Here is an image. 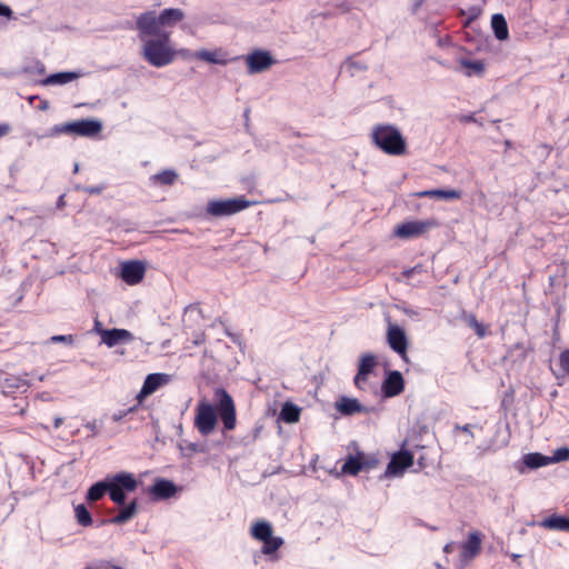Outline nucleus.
Instances as JSON below:
<instances>
[{
  "mask_svg": "<svg viewBox=\"0 0 569 569\" xmlns=\"http://www.w3.org/2000/svg\"><path fill=\"white\" fill-rule=\"evenodd\" d=\"M213 399L214 406L201 400L196 407L194 427L203 437H208L216 429L218 423L217 413L222 420L224 430H233L237 423L232 397L223 388H217Z\"/></svg>",
  "mask_w": 569,
  "mask_h": 569,
  "instance_id": "obj_1",
  "label": "nucleus"
},
{
  "mask_svg": "<svg viewBox=\"0 0 569 569\" xmlns=\"http://www.w3.org/2000/svg\"><path fill=\"white\" fill-rule=\"evenodd\" d=\"M142 58L152 67L162 68L173 62L176 50L171 44L170 33L142 41Z\"/></svg>",
  "mask_w": 569,
  "mask_h": 569,
  "instance_id": "obj_2",
  "label": "nucleus"
},
{
  "mask_svg": "<svg viewBox=\"0 0 569 569\" xmlns=\"http://www.w3.org/2000/svg\"><path fill=\"white\" fill-rule=\"evenodd\" d=\"M371 139L387 154L401 156L406 152L407 142L396 126L383 123L375 126L371 131Z\"/></svg>",
  "mask_w": 569,
  "mask_h": 569,
  "instance_id": "obj_3",
  "label": "nucleus"
},
{
  "mask_svg": "<svg viewBox=\"0 0 569 569\" xmlns=\"http://www.w3.org/2000/svg\"><path fill=\"white\" fill-rule=\"evenodd\" d=\"M108 495L110 499L119 506H123L127 498V492H132L138 487L136 477L126 471L118 472L113 476H108Z\"/></svg>",
  "mask_w": 569,
  "mask_h": 569,
  "instance_id": "obj_4",
  "label": "nucleus"
},
{
  "mask_svg": "<svg viewBox=\"0 0 569 569\" xmlns=\"http://www.w3.org/2000/svg\"><path fill=\"white\" fill-rule=\"evenodd\" d=\"M102 130V122L97 119H80L72 122L56 124L50 129V136L71 134L80 137H94Z\"/></svg>",
  "mask_w": 569,
  "mask_h": 569,
  "instance_id": "obj_5",
  "label": "nucleus"
},
{
  "mask_svg": "<svg viewBox=\"0 0 569 569\" xmlns=\"http://www.w3.org/2000/svg\"><path fill=\"white\" fill-rule=\"evenodd\" d=\"M250 204L244 197L210 200L206 207V214L214 218L228 217L249 208Z\"/></svg>",
  "mask_w": 569,
  "mask_h": 569,
  "instance_id": "obj_6",
  "label": "nucleus"
},
{
  "mask_svg": "<svg viewBox=\"0 0 569 569\" xmlns=\"http://www.w3.org/2000/svg\"><path fill=\"white\" fill-rule=\"evenodd\" d=\"M161 28L160 18L154 11H146L136 20V30L138 31V38L141 42L159 37V34L169 33Z\"/></svg>",
  "mask_w": 569,
  "mask_h": 569,
  "instance_id": "obj_7",
  "label": "nucleus"
},
{
  "mask_svg": "<svg viewBox=\"0 0 569 569\" xmlns=\"http://www.w3.org/2000/svg\"><path fill=\"white\" fill-rule=\"evenodd\" d=\"M276 63L272 54L262 49H256L246 57V64L249 74L261 73Z\"/></svg>",
  "mask_w": 569,
  "mask_h": 569,
  "instance_id": "obj_8",
  "label": "nucleus"
},
{
  "mask_svg": "<svg viewBox=\"0 0 569 569\" xmlns=\"http://www.w3.org/2000/svg\"><path fill=\"white\" fill-rule=\"evenodd\" d=\"M436 226L437 222L433 219L407 221L396 227L395 234L401 239H411L423 234Z\"/></svg>",
  "mask_w": 569,
  "mask_h": 569,
  "instance_id": "obj_9",
  "label": "nucleus"
},
{
  "mask_svg": "<svg viewBox=\"0 0 569 569\" xmlns=\"http://www.w3.org/2000/svg\"><path fill=\"white\" fill-rule=\"evenodd\" d=\"M387 341L389 347L400 355L406 357L408 349V338L405 330L398 325L389 323L387 330Z\"/></svg>",
  "mask_w": 569,
  "mask_h": 569,
  "instance_id": "obj_10",
  "label": "nucleus"
},
{
  "mask_svg": "<svg viewBox=\"0 0 569 569\" xmlns=\"http://www.w3.org/2000/svg\"><path fill=\"white\" fill-rule=\"evenodd\" d=\"M413 463V456L410 451L396 452L385 471V477H396L403 473V471Z\"/></svg>",
  "mask_w": 569,
  "mask_h": 569,
  "instance_id": "obj_11",
  "label": "nucleus"
},
{
  "mask_svg": "<svg viewBox=\"0 0 569 569\" xmlns=\"http://www.w3.org/2000/svg\"><path fill=\"white\" fill-rule=\"evenodd\" d=\"M146 273V266L142 261L130 260L126 261L121 266V278L128 284L139 283Z\"/></svg>",
  "mask_w": 569,
  "mask_h": 569,
  "instance_id": "obj_12",
  "label": "nucleus"
},
{
  "mask_svg": "<svg viewBox=\"0 0 569 569\" xmlns=\"http://www.w3.org/2000/svg\"><path fill=\"white\" fill-rule=\"evenodd\" d=\"M405 389L402 375L397 371H390L382 382V393L386 398H392L400 395Z\"/></svg>",
  "mask_w": 569,
  "mask_h": 569,
  "instance_id": "obj_13",
  "label": "nucleus"
},
{
  "mask_svg": "<svg viewBox=\"0 0 569 569\" xmlns=\"http://www.w3.org/2000/svg\"><path fill=\"white\" fill-rule=\"evenodd\" d=\"M100 335L102 342L107 345L109 348H112L119 343L130 342L133 340L132 333L126 329L113 328L101 330Z\"/></svg>",
  "mask_w": 569,
  "mask_h": 569,
  "instance_id": "obj_14",
  "label": "nucleus"
},
{
  "mask_svg": "<svg viewBox=\"0 0 569 569\" xmlns=\"http://www.w3.org/2000/svg\"><path fill=\"white\" fill-rule=\"evenodd\" d=\"M169 381V376L166 373H150L146 377L142 388L139 392V398H144L152 395L161 386Z\"/></svg>",
  "mask_w": 569,
  "mask_h": 569,
  "instance_id": "obj_15",
  "label": "nucleus"
},
{
  "mask_svg": "<svg viewBox=\"0 0 569 569\" xmlns=\"http://www.w3.org/2000/svg\"><path fill=\"white\" fill-rule=\"evenodd\" d=\"M177 491L176 485L167 479H158L150 488L151 495L154 499H168Z\"/></svg>",
  "mask_w": 569,
  "mask_h": 569,
  "instance_id": "obj_16",
  "label": "nucleus"
},
{
  "mask_svg": "<svg viewBox=\"0 0 569 569\" xmlns=\"http://www.w3.org/2000/svg\"><path fill=\"white\" fill-rule=\"evenodd\" d=\"M79 78V73L73 71H63L52 73L43 79L38 80L41 86H63Z\"/></svg>",
  "mask_w": 569,
  "mask_h": 569,
  "instance_id": "obj_17",
  "label": "nucleus"
},
{
  "mask_svg": "<svg viewBox=\"0 0 569 569\" xmlns=\"http://www.w3.org/2000/svg\"><path fill=\"white\" fill-rule=\"evenodd\" d=\"M336 409L343 416H351L356 412H368L355 398L341 397L336 403Z\"/></svg>",
  "mask_w": 569,
  "mask_h": 569,
  "instance_id": "obj_18",
  "label": "nucleus"
},
{
  "mask_svg": "<svg viewBox=\"0 0 569 569\" xmlns=\"http://www.w3.org/2000/svg\"><path fill=\"white\" fill-rule=\"evenodd\" d=\"M138 510V501L137 499H133L128 505H126L114 517L110 518L109 520H104L103 522H109L112 525H123L131 520L136 515Z\"/></svg>",
  "mask_w": 569,
  "mask_h": 569,
  "instance_id": "obj_19",
  "label": "nucleus"
},
{
  "mask_svg": "<svg viewBox=\"0 0 569 569\" xmlns=\"http://www.w3.org/2000/svg\"><path fill=\"white\" fill-rule=\"evenodd\" d=\"M411 196L419 198H438L443 200H453L459 199L461 197V192L458 190H443V189H432L425 190L419 192H413Z\"/></svg>",
  "mask_w": 569,
  "mask_h": 569,
  "instance_id": "obj_20",
  "label": "nucleus"
},
{
  "mask_svg": "<svg viewBox=\"0 0 569 569\" xmlns=\"http://www.w3.org/2000/svg\"><path fill=\"white\" fill-rule=\"evenodd\" d=\"M540 526L549 530L569 532V517L551 515L550 517L545 518L540 522Z\"/></svg>",
  "mask_w": 569,
  "mask_h": 569,
  "instance_id": "obj_21",
  "label": "nucleus"
},
{
  "mask_svg": "<svg viewBox=\"0 0 569 569\" xmlns=\"http://www.w3.org/2000/svg\"><path fill=\"white\" fill-rule=\"evenodd\" d=\"M363 468H367V462H365V455L358 453L357 456H349L348 459L342 465V472L346 475L356 476Z\"/></svg>",
  "mask_w": 569,
  "mask_h": 569,
  "instance_id": "obj_22",
  "label": "nucleus"
},
{
  "mask_svg": "<svg viewBox=\"0 0 569 569\" xmlns=\"http://www.w3.org/2000/svg\"><path fill=\"white\" fill-rule=\"evenodd\" d=\"M109 485L108 477L103 480L93 483L87 491L86 499L88 502L93 503L99 501L108 493Z\"/></svg>",
  "mask_w": 569,
  "mask_h": 569,
  "instance_id": "obj_23",
  "label": "nucleus"
},
{
  "mask_svg": "<svg viewBox=\"0 0 569 569\" xmlns=\"http://www.w3.org/2000/svg\"><path fill=\"white\" fill-rule=\"evenodd\" d=\"M491 28L493 30L495 37L498 40H507L509 37L508 24L506 18L501 13H495L491 17Z\"/></svg>",
  "mask_w": 569,
  "mask_h": 569,
  "instance_id": "obj_24",
  "label": "nucleus"
},
{
  "mask_svg": "<svg viewBox=\"0 0 569 569\" xmlns=\"http://www.w3.org/2000/svg\"><path fill=\"white\" fill-rule=\"evenodd\" d=\"M178 448L181 455L186 458H190L196 453L208 452V447L206 443L191 442L186 439H182L178 442Z\"/></svg>",
  "mask_w": 569,
  "mask_h": 569,
  "instance_id": "obj_25",
  "label": "nucleus"
},
{
  "mask_svg": "<svg viewBox=\"0 0 569 569\" xmlns=\"http://www.w3.org/2000/svg\"><path fill=\"white\" fill-rule=\"evenodd\" d=\"M162 27H171L184 18V12L178 8H168L159 14Z\"/></svg>",
  "mask_w": 569,
  "mask_h": 569,
  "instance_id": "obj_26",
  "label": "nucleus"
},
{
  "mask_svg": "<svg viewBox=\"0 0 569 569\" xmlns=\"http://www.w3.org/2000/svg\"><path fill=\"white\" fill-rule=\"evenodd\" d=\"M178 173L173 169H166L161 172L152 174L150 181L154 186H173L178 180Z\"/></svg>",
  "mask_w": 569,
  "mask_h": 569,
  "instance_id": "obj_27",
  "label": "nucleus"
},
{
  "mask_svg": "<svg viewBox=\"0 0 569 569\" xmlns=\"http://www.w3.org/2000/svg\"><path fill=\"white\" fill-rule=\"evenodd\" d=\"M377 366V360L375 355L365 353L360 357L359 367H358V380H362L363 376H369L375 367Z\"/></svg>",
  "mask_w": 569,
  "mask_h": 569,
  "instance_id": "obj_28",
  "label": "nucleus"
},
{
  "mask_svg": "<svg viewBox=\"0 0 569 569\" xmlns=\"http://www.w3.org/2000/svg\"><path fill=\"white\" fill-rule=\"evenodd\" d=\"M251 536L259 541H263L272 536V526L266 520H259L252 525Z\"/></svg>",
  "mask_w": 569,
  "mask_h": 569,
  "instance_id": "obj_29",
  "label": "nucleus"
},
{
  "mask_svg": "<svg viewBox=\"0 0 569 569\" xmlns=\"http://www.w3.org/2000/svg\"><path fill=\"white\" fill-rule=\"evenodd\" d=\"M194 58L206 61V62L222 64V66L227 64L229 61L227 58H224V54L221 53L220 51H209V50L197 51L194 53Z\"/></svg>",
  "mask_w": 569,
  "mask_h": 569,
  "instance_id": "obj_30",
  "label": "nucleus"
},
{
  "mask_svg": "<svg viewBox=\"0 0 569 569\" xmlns=\"http://www.w3.org/2000/svg\"><path fill=\"white\" fill-rule=\"evenodd\" d=\"M279 418L287 423H295L300 419V408L291 402H286L280 410Z\"/></svg>",
  "mask_w": 569,
  "mask_h": 569,
  "instance_id": "obj_31",
  "label": "nucleus"
},
{
  "mask_svg": "<svg viewBox=\"0 0 569 569\" xmlns=\"http://www.w3.org/2000/svg\"><path fill=\"white\" fill-rule=\"evenodd\" d=\"M481 548V539L478 532L469 535L468 540L462 545V555L465 557L476 556Z\"/></svg>",
  "mask_w": 569,
  "mask_h": 569,
  "instance_id": "obj_32",
  "label": "nucleus"
},
{
  "mask_svg": "<svg viewBox=\"0 0 569 569\" xmlns=\"http://www.w3.org/2000/svg\"><path fill=\"white\" fill-rule=\"evenodd\" d=\"M522 461L523 465L529 469H537L550 465L549 457L539 452L525 455Z\"/></svg>",
  "mask_w": 569,
  "mask_h": 569,
  "instance_id": "obj_33",
  "label": "nucleus"
},
{
  "mask_svg": "<svg viewBox=\"0 0 569 569\" xmlns=\"http://www.w3.org/2000/svg\"><path fill=\"white\" fill-rule=\"evenodd\" d=\"M74 516L77 522L82 527H90L93 522L90 511L83 503L74 507Z\"/></svg>",
  "mask_w": 569,
  "mask_h": 569,
  "instance_id": "obj_34",
  "label": "nucleus"
},
{
  "mask_svg": "<svg viewBox=\"0 0 569 569\" xmlns=\"http://www.w3.org/2000/svg\"><path fill=\"white\" fill-rule=\"evenodd\" d=\"M461 66L467 69V76L471 77L473 74L480 76L485 71V63L481 60H461Z\"/></svg>",
  "mask_w": 569,
  "mask_h": 569,
  "instance_id": "obj_35",
  "label": "nucleus"
},
{
  "mask_svg": "<svg viewBox=\"0 0 569 569\" xmlns=\"http://www.w3.org/2000/svg\"><path fill=\"white\" fill-rule=\"evenodd\" d=\"M263 546L261 552L266 556H272L276 551L283 545V539L281 537H273L266 539L262 541Z\"/></svg>",
  "mask_w": 569,
  "mask_h": 569,
  "instance_id": "obj_36",
  "label": "nucleus"
},
{
  "mask_svg": "<svg viewBox=\"0 0 569 569\" xmlns=\"http://www.w3.org/2000/svg\"><path fill=\"white\" fill-rule=\"evenodd\" d=\"M83 569H123V568L113 565L111 560L97 559V560L90 561Z\"/></svg>",
  "mask_w": 569,
  "mask_h": 569,
  "instance_id": "obj_37",
  "label": "nucleus"
},
{
  "mask_svg": "<svg viewBox=\"0 0 569 569\" xmlns=\"http://www.w3.org/2000/svg\"><path fill=\"white\" fill-rule=\"evenodd\" d=\"M467 323L472 328L479 338H483L487 335L486 327L477 320L473 315L467 317Z\"/></svg>",
  "mask_w": 569,
  "mask_h": 569,
  "instance_id": "obj_38",
  "label": "nucleus"
},
{
  "mask_svg": "<svg viewBox=\"0 0 569 569\" xmlns=\"http://www.w3.org/2000/svg\"><path fill=\"white\" fill-rule=\"evenodd\" d=\"M550 463H557L569 460V448L561 447L553 451L552 456L549 457Z\"/></svg>",
  "mask_w": 569,
  "mask_h": 569,
  "instance_id": "obj_39",
  "label": "nucleus"
},
{
  "mask_svg": "<svg viewBox=\"0 0 569 569\" xmlns=\"http://www.w3.org/2000/svg\"><path fill=\"white\" fill-rule=\"evenodd\" d=\"M63 342L68 346H72L74 342V337L72 335H57L49 338L47 341L42 343L46 347L49 343Z\"/></svg>",
  "mask_w": 569,
  "mask_h": 569,
  "instance_id": "obj_40",
  "label": "nucleus"
},
{
  "mask_svg": "<svg viewBox=\"0 0 569 569\" xmlns=\"http://www.w3.org/2000/svg\"><path fill=\"white\" fill-rule=\"evenodd\" d=\"M201 317V310L196 308V307H192V306H188L184 308V312H183V322L187 323L188 320H197Z\"/></svg>",
  "mask_w": 569,
  "mask_h": 569,
  "instance_id": "obj_41",
  "label": "nucleus"
},
{
  "mask_svg": "<svg viewBox=\"0 0 569 569\" xmlns=\"http://www.w3.org/2000/svg\"><path fill=\"white\" fill-rule=\"evenodd\" d=\"M559 366L561 370L569 376V349L563 350L559 355Z\"/></svg>",
  "mask_w": 569,
  "mask_h": 569,
  "instance_id": "obj_42",
  "label": "nucleus"
},
{
  "mask_svg": "<svg viewBox=\"0 0 569 569\" xmlns=\"http://www.w3.org/2000/svg\"><path fill=\"white\" fill-rule=\"evenodd\" d=\"M343 66L346 68L355 69V70H358V71H362V70L367 69V67L365 64H362L361 62H357V61H353L351 59H347L345 61Z\"/></svg>",
  "mask_w": 569,
  "mask_h": 569,
  "instance_id": "obj_43",
  "label": "nucleus"
},
{
  "mask_svg": "<svg viewBox=\"0 0 569 569\" xmlns=\"http://www.w3.org/2000/svg\"><path fill=\"white\" fill-rule=\"evenodd\" d=\"M353 383L359 390L369 389L368 376H363L362 380H358V373H357L353 379Z\"/></svg>",
  "mask_w": 569,
  "mask_h": 569,
  "instance_id": "obj_44",
  "label": "nucleus"
},
{
  "mask_svg": "<svg viewBox=\"0 0 569 569\" xmlns=\"http://www.w3.org/2000/svg\"><path fill=\"white\" fill-rule=\"evenodd\" d=\"M134 411V407H131L127 410H119L112 415V420L118 422L121 421L126 416Z\"/></svg>",
  "mask_w": 569,
  "mask_h": 569,
  "instance_id": "obj_45",
  "label": "nucleus"
},
{
  "mask_svg": "<svg viewBox=\"0 0 569 569\" xmlns=\"http://www.w3.org/2000/svg\"><path fill=\"white\" fill-rule=\"evenodd\" d=\"M0 17H4L9 20L13 18V11L11 8L2 2H0Z\"/></svg>",
  "mask_w": 569,
  "mask_h": 569,
  "instance_id": "obj_46",
  "label": "nucleus"
},
{
  "mask_svg": "<svg viewBox=\"0 0 569 569\" xmlns=\"http://www.w3.org/2000/svg\"><path fill=\"white\" fill-rule=\"evenodd\" d=\"M365 462H367V468H363V470H369V469H371V468L376 467V465H377V462H378V461H377V459H375V458H367V457L365 456Z\"/></svg>",
  "mask_w": 569,
  "mask_h": 569,
  "instance_id": "obj_47",
  "label": "nucleus"
},
{
  "mask_svg": "<svg viewBox=\"0 0 569 569\" xmlns=\"http://www.w3.org/2000/svg\"><path fill=\"white\" fill-rule=\"evenodd\" d=\"M87 429H89L93 436L98 433V428L96 421H90L84 425Z\"/></svg>",
  "mask_w": 569,
  "mask_h": 569,
  "instance_id": "obj_48",
  "label": "nucleus"
},
{
  "mask_svg": "<svg viewBox=\"0 0 569 569\" xmlns=\"http://www.w3.org/2000/svg\"><path fill=\"white\" fill-rule=\"evenodd\" d=\"M10 130V127L9 124H6V123H1L0 124V138L6 136Z\"/></svg>",
  "mask_w": 569,
  "mask_h": 569,
  "instance_id": "obj_49",
  "label": "nucleus"
},
{
  "mask_svg": "<svg viewBox=\"0 0 569 569\" xmlns=\"http://www.w3.org/2000/svg\"><path fill=\"white\" fill-rule=\"evenodd\" d=\"M457 429H460L461 431L463 432H467L469 433L471 437H473L471 430H470V425H465V426H457L456 427Z\"/></svg>",
  "mask_w": 569,
  "mask_h": 569,
  "instance_id": "obj_50",
  "label": "nucleus"
},
{
  "mask_svg": "<svg viewBox=\"0 0 569 569\" xmlns=\"http://www.w3.org/2000/svg\"><path fill=\"white\" fill-rule=\"evenodd\" d=\"M417 270H418V266H416V267H413V268H411V269L406 270V271L403 272V274H405L407 278H409V277H411V276H412Z\"/></svg>",
  "mask_w": 569,
  "mask_h": 569,
  "instance_id": "obj_51",
  "label": "nucleus"
},
{
  "mask_svg": "<svg viewBox=\"0 0 569 569\" xmlns=\"http://www.w3.org/2000/svg\"><path fill=\"white\" fill-rule=\"evenodd\" d=\"M63 422V418L62 417H56L54 420H53V427L57 429L59 428Z\"/></svg>",
  "mask_w": 569,
  "mask_h": 569,
  "instance_id": "obj_52",
  "label": "nucleus"
},
{
  "mask_svg": "<svg viewBox=\"0 0 569 569\" xmlns=\"http://www.w3.org/2000/svg\"><path fill=\"white\" fill-rule=\"evenodd\" d=\"M202 341H203V333L200 332L199 335L196 336V338L193 340V343L194 345H200Z\"/></svg>",
  "mask_w": 569,
  "mask_h": 569,
  "instance_id": "obj_53",
  "label": "nucleus"
},
{
  "mask_svg": "<svg viewBox=\"0 0 569 569\" xmlns=\"http://www.w3.org/2000/svg\"><path fill=\"white\" fill-rule=\"evenodd\" d=\"M87 191L90 192V193H100L102 191V188H100V187H91V188H88Z\"/></svg>",
  "mask_w": 569,
  "mask_h": 569,
  "instance_id": "obj_54",
  "label": "nucleus"
},
{
  "mask_svg": "<svg viewBox=\"0 0 569 569\" xmlns=\"http://www.w3.org/2000/svg\"><path fill=\"white\" fill-rule=\"evenodd\" d=\"M38 108L42 110H47L49 108V102L47 100L41 101L40 106Z\"/></svg>",
  "mask_w": 569,
  "mask_h": 569,
  "instance_id": "obj_55",
  "label": "nucleus"
},
{
  "mask_svg": "<svg viewBox=\"0 0 569 569\" xmlns=\"http://www.w3.org/2000/svg\"><path fill=\"white\" fill-rule=\"evenodd\" d=\"M32 71H33L32 67L26 66L22 68V72H24V73H31Z\"/></svg>",
  "mask_w": 569,
  "mask_h": 569,
  "instance_id": "obj_56",
  "label": "nucleus"
},
{
  "mask_svg": "<svg viewBox=\"0 0 569 569\" xmlns=\"http://www.w3.org/2000/svg\"><path fill=\"white\" fill-rule=\"evenodd\" d=\"M452 550V545L451 543H447L443 548V551L445 552H450Z\"/></svg>",
  "mask_w": 569,
  "mask_h": 569,
  "instance_id": "obj_57",
  "label": "nucleus"
},
{
  "mask_svg": "<svg viewBox=\"0 0 569 569\" xmlns=\"http://www.w3.org/2000/svg\"><path fill=\"white\" fill-rule=\"evenodd\" d=\"M43 71H44V67H43V66H41V67H40V66L38 64L37 72H38V73H42Z\"/></svg>",
  "mask_w": 569,
  "mask_h": 569,
  "instance_id": "obj_58",
  "label": "nucleus"
},
{
  "mask_svg": "<svg viewBox=\"0 0 569 569\" xmlns=\"http://www.w3.org/2000/svg\"><path fill=\"white\" fill-rule=\"evenodd\" d=\"M63 203V196L59 197L58 206H61Z\"/></svg>",
  "mask_w": 569,
  "mask_h": 569,
  "instance_id": "obj_59",
  "label": "nucleus"
},
{
  "mask_svg": "<svg viewBox=\"0 0 569 569\" xmlns=\"http://www.w3.org/2000/svg\"><path fill=\"white\" fill-rule=\"evenodd\" d=\"M34 99H36V96H30V97L28 98V100H29V102H30V103H32Z\"/></svg>",
  "mask_w": 569,
  "mask_h": 569,
  "instance_id": "obj_60",
  "label": "nucleus"
},
{
  "mask_svg": "<svg viewBox=\"0 0 569 569\" xmlns=\"http://www.w3.org/2000/svg\"><path fill=\"white\" fill-rule=\"evenodd\" d=\"M78 170H79V164L74 163V172H78Z\"/></svg>",
  "mask_w": 569,
  "mask_h": 569,
  "instance_id": "obj_61",
  "label": "nucleus"
},
{
  "mask_svg": "<svg viewBox=\"0 0 569 569\" xmlns=\"http://www.w3.org/2000/svg\"><path fill=\"white\" fill-rule=\"evenodd\" d=\"M407 315H415L413 311L405 310Z\"/></svg>",
  "mask_w": 569,
  "mask_h": 569,
  "instance_id": "obj_62",
  "label": "nucleus"
},
{
  "mask_svg": "<svg viewBox=\"0 0 569 569\" xmlns=\"http://www.w3.org/2000/svg\"><path fill=\"white\" fill-rule=\"evenodd\" d=\"M41 428H43V429L48 430V427H47V426H44V425H41Z\"/></svg>",
  "mask_w": 569,
  "mask_h": 569,
  "instance_id": "obj_63",
  "label": "nucleus"
}]
</instances>
